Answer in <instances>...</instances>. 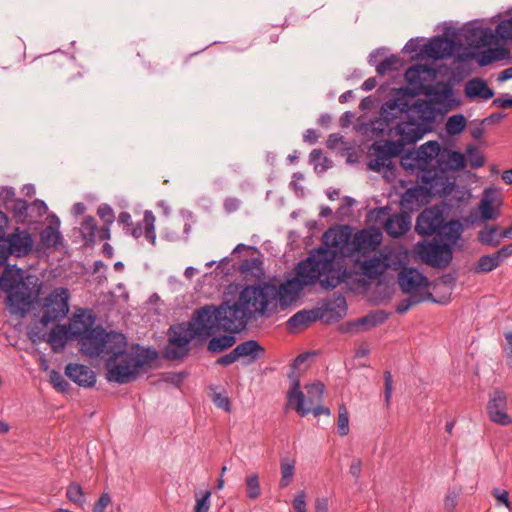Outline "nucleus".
<instances>
[{
	"instance_id": "1",
	"label": "nucleus",
	"mask_w": 512,
	"mask_h": 512,
	"mask_svg": "<svg viewBox=\"0 0 512 512\" xmlns=\"http://www.w3.org/2000/svg\"><path fill=\"white\" fill-rule=\"evenodd\" d=\"M275 300V285L246 286L239 294L238 300L230 303L223 301L219 306L206 305L194 312L196 320L203 324L206 335H212L216 329L225 333H239L252 320L269 316V303Z\"/></svg>"
},
{
	"instance_id": "2",
	"label": "nucleus",
	"mask_w": 512,
	"mask_h": 512,
	"mask_svg": "<svg viewBox=\"0 0 512 512\" xmlns=\"http://www.w3.org/2000/svg\"><path fill=\"white\" fill-rule=\"evenodd\" d=\"M42 283L33 274H24L16 265L7 264L0 276V289L7 294L11 314L24 316L39 297Z\"/></svg>"
},
{
	"instance_id": "3",
	"label": "nucleus",
	"mask_w": 512,
	"mask_h": 512,
	"mask_svg": "<svg viewBox=\"0 0 512 512\" xmlns=\"http://www.w3.org/2000/svg\"><path fill=\"white\" fill-rule=\"evenodd\" d=\"M341 266L335 264L333 255L327 249H321L318 256H310L298 263L296 279L304 285H313L319 281L325 290L337 287L345 276Z\"/></svg>"
},
{
	"instance_id": "4",
	"label": "nucleus",
	"mask_w": 512,
	"mask_h": 512,
	"mask_svg": "<svg viewBox=\"0 0 512 512\" xmlns=\"http://www.w3.org/2000/svg\"><path fill=\"white\" fill-rule=\"evenodd\" d=\"M436 146L434 153L431 152L430 170L423 176V184H429L436 192L445 193L451 185L448 172L464 169L467 161L462 153L442 147L437 141Z\"/></svg>"
},
{
	"instance_id": "5",
	"label": "nucleus",
	"mask_w": 512,
	"mask_h": 512,
	"mask_svg": "<svg viewBox=\"0 0 512 512\" xmlns=\"http://www.w3.org/2000/svg\"><path fill=\"white\" fill-rule=\"evenodd\" d=\"M95 316L83 313L75 314V328L72 329L70 339L79 340L80 350L89 357L103 356L107 332L102 326L94 327Z\"/></svg>"
},
{
	"instance_id": "6",
	"label": "nucleus",
	"mask_w": 512,
	"mask_h": 512,
	"mask_svg": "<svg viewBox=\"0 0 512 512\" xmlns=\"http://www.w3.org/2000/svg\"><path fill=\"white\" fill-rule=\"evenodd\" d=\"M70 293L66 287H56L39 303L40 323L48 326L51 323L60 322L69 313Z\"/></svg>"
},
{
	"instance_id": "7",
	"label": "nucleus",
	"mask_w": 512,
	"mask_h": 512,
	"mask_svg": "<svg viewBox=\"0 0 512 512\" xmlns=\"http://www.w3.org/2000/svg\"><path fill=\"white\" fill-rule=\"evenodd\" d=\"M168 342L162 350L163 358L170 361L182 360L189 353L192 341V318L168 329Z\"/></svg>"
},
{
	"instance_id": "8",
	"label": "nucleus",
	"mask_w": 512,
	"mask_h": 512,
	"mask_svg": "<svg viewBox=\"0 0 512 512\" xmlns=\"http://www.w3.org/2000/svg\"><path fill=\"white\" fill-rule=\"evenodd\" d=\"M145 361L133 353L108 357L106 359V379L119 384L129 383L137 377L139 369L143 367Z\"/></svg>"
},
{
	"instance_id": "9",
	"label": "nucleus",
	"mask_w": 512,
	"mask_h": 512,
	"mask_svg": "<svg viewBox=\"0 0 512 512\" xmlns=\"http://www.w3.org/2000/svg\"><path fill=\"white\" fill-rule=\"evenodd\" d=\"M33 238L27 230L15 228L0 240V266L5 265L9 256L17 258L29 255L33 249Z\"/></svg>"
},
{
	"instance_id": "10",
	"label": "nucleus",
	"mask_w": 512,
	"mask_h": 512,
	"mask_svg": "<svg viewBox=\"0 0 512 512\" xmlns=\"http://www.w3.org/2000/svg\"><path fill=\"white\" fill-rule=\"evenodd\" d=\"M418 255L422 261L436 269H445L453 259V249L434 239L431 242L418 243Z\"/></svg>"
},
{
	"instance_id": "11",
	"label": "nucleus",
	"mask_w": 512,
	"mask_h": 512,
	"mask_svg": "<svg viewBox=\"0 0 512 512\" xmlns=\"http://www.w3.org/2000/svg\"><path fill=\"white\" fill-rule=\"evenodd\" d=\"M435 148H437L436 141H428L417 150L405 153L400 159V164L407 171L417 169V179L423 184V176H426V171L430 170L431 152L434 153Z\"/></svg>"
},
{
	"instance_id": "12",
	"label": "nucleus",
	"mask_w": 512,
	"mask_h": 512,
	"mask_svg": "<svg viewBox=\"0 0 512 512\" xmlns=\"http://www.w3.org/2000/svg\"><path fill=\"white\" fill-rule=\"evenodd\" d=\"M457 46L468 48H482L489 45L494 39L490 28L477 26L476 22L465 24L459 31L453 32Z\"/></svg>"
},
{
	"instance_id": "13",
	"label": "nucleus",
	"mask_w": 512,
	"mask_h": 512,
	"mask_svg": "<svg viewBox=\"0 0 512 512\" xmlns=\"http://www.w3.org/2000/svg\"><path fill=\"white\" fill-rule=\"evenodd\" d=\"M155 220V216L150 210L144 212L142 221L144 228L141 223H133L129 212L122 211L118 216V223L123 226L125 234L131 235L136 239L144 234L145 238L153 245L156 241Z\"/></svg>"
},
{
	"instance_id": "14",
	"label": "nucleus",
	"mask_w": 512,
	"mask_h": 512,
	"mask_svg": "<svg viewBox=\"0 0 512 512\" xmlns=\"http://www.w3.org/2000/svg\"><path fill=\"white\" fill-rule=\"evenodd\" d=\"M265 353L258 341L250 339L238 344L231 352L219 357L215 364L227 367L240 358H247V363H252L261 358Z\"/></svg>"
},
{
	"instance_id": "15",
	"label": "nucleus",
	"mask_w": 512,
	"mask_h": 512,
	"mask_svg": "<svg viewBox=\"0 0 512 512\" xmlns=\"http://www.w3.org/2000/svg\"><path fill=\"white\" fill-rule=\"evenodd\" d=\"M508 399L504 391L496 388L489 394L487 403V415L492 423L500 426H509L512 424V416L507 412Z\"/></svg>"
},
{
	"instance_id": "16",
	"label": "nucleus",
	"mask_w": 512,
	"mask_h": 512,
	"mask_svg": "<svg viewBox=\"0 0 512 512\" xmlns=\"http://www.w3.org/2000/svg\"><path fill=\"white\" fill-rule=\"evenodd\" d=\"M456 47L457 42L453 35L452 37L437 36L430 39L427 44L423 45L419 54L421 56H427L438 60L451 56Z\"/></svg>"
},
{
	"instance_id": "17",
	"label": "nucleus",
	"mask_w": 512,
	"mask_h": 512,
	"mask_svg": "<svg viewBox=\"0 0 512 512\" xmlns=\"http://www.w3.org/2000/svg\"><path fill=\"white\" fill-rule=\"evenodd\" d=\"M398 284L403 293H419V289H427L430 285L429 279L416 268H403L398 276Z\"/></svg>"
},
{
	"instance_id": "18",
	"label": "nucleus",
	"mask_w": 512,
	"mask_h": 512,
	"mask_svg": "<svg viewBox=\"0 0 512 512\" xmlns=\"http://www.w3.org/2000/svg\"><path fill=\"white\" fill-rule=\"evenodd\" d=\"M442 221V211L437 208H426L418 215L415 230L421 236L435 235Z\"/></svg>"
},
{
	"instance_id": "19",
	"label": "nucleus",
	"mask_w": 512,
	"mask_h": 512,
	"mask_svg": "<svg viewBox=\"0 0 512 512\" xmlns=\"http://www.w3.org/2000/svg\"><path fill=\"white\" fill-rule=\"evenodd\" d=\"M407 95H402L385 102L380 110L381 118L388 126L392 125L397 119H408L409 100Z\"/></svg>"
},
{
	"instance_id": "20",
	"label": "nucleus",
	"mask_w": 512,
	"mask_h": 512,
	"mask_svg": "<svg viewBox=\"0 0 512 512\" xmlns=\"http://www.w3.org/2000/svg\"><path fill=\"white\" fill-rule=\"evenodd\" d=\"M436 112V107L432 102L426 99H418L414 103H409L408 119L431 127L430 125L435 120Z\"/></svg>"
},
{
	"instance_id": "21",
	"label": "nucleus",
	"mask_w": 512,
	"mask_h": 512,
	"mask_svg": "<svg viewBox=\"0 0 512 512\" xmlns=\"http://www.w3.org/2000/svg\"><path fill=\"white\" fill-rule=\"evenodd\" d=\"M396 132L403 140L405 145L416 143L427 132L431 131V127L422 125L414 120L405 119L396 123Z\"/></svg>"
},
{
	"instance_id": "22",
	"label": "nucleus",
	"mask_w": 512,
	"mask_h": 512,
	"mask_svg": "<svg viewBox=\"0 0 512 512\" xmlns=\"http://www.w3.org/2000/svg\"><path fill=\"white\" fill-rule=\"evenodd\" d=\"M65 375L77 385L90 388L96 383L94 371L86 365L69 363L65 367Z\"/></svg>"
},
{
	"instance_id": "23",
	"label": "nucleus",
	"mask_w": 512,
	"mask_h": 512,
	"mask_svg": "<svg viewBox=\"0 0 512 512\" xmlns=\"http://www.w3.org/2000/svg\"><path fill=\"white\" fill-rule=\"evenodd\" d=\"M441 193L433 190L429 184L418 185L407 189L402 195L400 203L402 208L412 211L420 206L422 198Z\"/></svg>"
},
{
	"instance_id": "24",
	"label": "nucleus",
	"mask_w": 512,
	"mask_h": 512,
	"mask_svg": "<svg viewBox=\"0 0 512 512\" xmlns=\"http://www.w3.org/2000/svg\"><path fill=\"white\" fill-rule=\"evenodd\" d=\"M304 285L296 279L287 280L282 283L279 288L275 286V300H279L282 307H287L292 302L296 301L299 297L300 292L304 289Z\"/></svg>"
},
{
	"instance_id": "25",
	"label": "nucleus",
	"mask_w": 512,
	"mask_h": 512,
	"mask_svg": "<svg viewBox=\"0 0 512 512\" xmlns=\"http://www.w3.org/2000/svg\"><path fill=\"white\" fill-rule=\"evenodd\" d=\"M431 68L428 65L416 64L409 67L405 72V80L406 82L412 86V88L403 89L404 95H408L414 97L417 95V90L423 87V81L425 78L422 77L423 74H428Z\"/></svg>"
},
{
	"instance_id": "26",
	"label": "nucleus",
	"mask_w": 512,
	"mask_h": 512,
	"mask_svg": "<svg viewBox=\"0 0 512 512\" xmlns=\"http://www.w3.org/2000/svg\"><path fill=\"white\" fill-rule=\"evenodd\" d=\"M291 367V372L288 374L289 379L292 382V387L288 391V403L293 405L294 409L300 416L308 415V411L304 409L305 395L300 390V374Z\"/></svg>"
},
{
	"instance_id": "27",
	"label": "nucleus",
	"mask_w": 512,
	"mask_h": 512,
	"mask_svg": "<svg viewBox=\"0 0 512 512\" xmlns=\"http://www.w3.org/2000/svg\"><path fill=\"white\" fill-rule=\"evenodd\" d=\"M411 224V216L404 211L389 216L384 223V229L389 236L400 237L410 230Z\"/></svg>"
},
{
	"instance_id": "28",
	"label": "nucleus",
	"mask_w": 512,
	"mask_h": 512,
	"mask_svg": "<svg viewBox=\"0 0 512 512\" xmlns=\"http://www.w3.org/2000/svg\"><path fill=\"white\" fill-rule=\"evenodd\" d=\"M462 231L463 225L459 220H451L449 222L444 220L440 224L435 236L439 239V242L453 247L460 239Z\"/></svg>"
},
{
	"instance_id": "29",
	"label": "nucleus",
	"mask_w": 512,
	"mask_h": 512,
	"mask_svg": "<svg viewBox=\"0 0 512 512\" xmlns=\"http://www.w3.org/2000/svg\"><path fill=\"white\" fill-rule=\"evenodd\" d=\"M320 319H323L321 309L301 310L289 318L287 326L290 332H295L298 329L308 327L311 323Z\"/></svg>"
},
{
	"instance_id": "30",
	"label": "nucleus",
	"mask_w": 512,
	"mask_h": 512,
	"mask_svg": "<svg viewBox=\"0 0 512 512\" xmlns=\"http://www.w3.org/2000/svg\"><path fill=\"white\" fill-rule=\"evenodd\" d=\"M319 309L322 310L323 318L327 316V322L339 321L347 312L346 299L339 294L333 299L326 300Z\"/></svg>"
},
{
	"instance_id": "31",
	"label": "nucleus",
	"mask_w": 512,
	"mask_h": 512,
	"mask_svg": "<svg viewBox=\"0 0 512 512\" xmlns=\"http://www.w3.org/2000/svg\"><path fill=\"white\" fill-rule=\"evenodd\" d=\"M380 234L372 233L368 230H361L355 234L353 245L354 249L366 255L368 252L375 251L380 244Z\"/></svg>"
},
{
	"instance_id": "32",
	"label": "nucleus",
	"mask_w": 512,
	"mask_h": 512,
	"mask_svg": "<svg viewBox=\"0 0 512 512\" xmlns=\"http://www.w3.org/2000/svg\"><path fill=\"white\" fill-rule=\"evenodd\" d=\"M107 335L104 354L109 357H119L129 353L127 351V340L124 334L111 331L109 333L107 332Z\"/></svg>"
},
{
	"instance_id": "33",
	"label": "nucleus",
	"mask_w": 512,
	"mask_h": 512,
	"mask_svg": "<svg viewBox=\"0 0 512 512\" xmlns=\"http://www.w3.org/2000/svg\"><path fill=\"white\" fill-rule=\"evenodd\" d=\"M494 94V90L491 89L482 78H473L465 85V95L469 99L481 98L488 100L491 99Z\"/></svg>"
},
{
	"instance_id": "34",
	"label": "nucleus",
	"mask_w": 512,
	"mask_h": 512,
	"mask_svg": "<svg viewBox=\"0 0 512 512\" xmlns=\"http://www.w3.org/2000/svg\"><path fill=\"white\" fill-rule=\"evenodd\" d=\"M220 330L216 329V332L212 335H207L211 337L207 344V351L212 354L222 353L229 348L233 347L236 343L235 333H227L224 335L216 336V333Z\"/></svg>"
},
{
	"instance_id": "35",
	"label": "nucleus",
	"mask_w": 512,
	"mask_h": 512,
	"mask_svg": "<svg viewBox=\"0 0 512 512\" xmlns=\"http://www.w3.org/2000/svg\"><path fill=\"white\" fill-rule=\"evenodd\" d=\"M373 159H370L367 166L370 170L381 172L382 169L388 166L387 162L392 158L384 144L374 143L371 146Z\"/></svg>"
},
{
	"instance_id": "36",
	"label": "nucleus",
	"mask_w": 512,
	"mask_h": 512,
	"mask_svg": "<svg viewBox=\"0 0 512 512\" xmlns=\"http://www.w3.org/2000/svg\"><path fill=\"white\" fill-rule=\"evenodd\" d=\"M71 331L67 326L57 324L49 333L47 338V342L51 345V348L54 352H61L67 343L68 338H70Z\"/></svg>"
},
{
	"instance_id": "37",
	"label": "nucleus",
	"mask_w": 512,
	"mask_h": 512,
	"mask_svg": "<svg viewBox=\"0 0 512 512\" xmlns=\"http://www.w3.org/2000/svg\"><path fill=\"white\" fill-rule=\"evenodd\" d=\"M386 267L387 265L384 263L383 259L376 256L365 259L360 263L362 274L371 280L377 279L382 275Z\"/></svg>"
},
{
	"instance_id": "38",
	"label": "nucleus",
	"mask_w": 512,
	"mask_h": 512,
	"mask_svg": "<svg viewBox=\"0 0 512 512\" xmlns=\"http://www.w3.org/2000/svg\"><path fill=\"white\" fill-rule=\"evenodd\" d=\"M425 299L430 300L435 303H441L433 297V294L430 292H426L425 296L420 293H412L409 294V297L402 299L396 306V312L398 314L406 313L412 306L417 305L423 302Z\"/></svg>"
},
{
	"instance_id": "39",
	"label": "nucleus",
	"mask_w": 512,
	"mask_h": 512,
	"mask_svg": "<svg viewBox=\"0 0 512 512\" xmlns=\"http://www.w3.org/2000/svg\"><path fill=\"white\" fill-rule=\"evenodd\" d=\"M295 459L285 456L281 458L280 469L281 479L279 482L280 488H285L290 485L295 474Z\"/></svg>"
},
{
	"instance_id": "40",
	"label": "nucleus",
	"mask_w": 512,
	"mask_h": 512,
	"mask_svg": "<svg viewBox=\"0 0 512 512\" xmlns=\"http://www.w3.org/2000/svg\"><path fill=\"white\" fill-rule=\"evenodd\" d=\"M387 318L388 315L383 311L371 312L368 315L357 319L352 326L356 328L363 327V329H369L384 323Z\"/></svg>"
},
{
	"instance_id": "41",
	"label": "nucleus",
	"mask_w": 512,
	"mask_h": 512,
	"mask_svg": "<svg viewBox=\"0 0 512 512\" xmlns=\"http://www.w3.org/2000/svg\"><path fill=\"white\" fill-rule=\"evenodd\" d=\"M29 204L26 200L18 198L10 205V211L17 223H30Z\"/></svg>"
},
{
	"instance_id": "42",
	"label": "nucleus",
	"mask_w": 512,
	"mask_h": 512,
	"mask_svg": "<svg viewBox=\"0 0 512 512\" xmlns=\"http://www.w3.org/2000/svg\"><path fill=\"white\" fill-rule=\"evenodd\" d=\"M500 266V262L495 254L482 255L474 265V272L489 273Z\"/></svg>"
},
{
	"instance_id": "43",
	"label": "nucleus",
	"mask_w": 512,
	"mask_h": 512,
	"mask_svg": "<svg viewBox=\"0 0 512 512\" xmlns=\"http://www.w3.org/2000/svg\"><path fill=\"white\" fill-rule=\"evenodd\" d=\"M97 231V223L94 217L86 216L80 227V233L86 244H93L95 242Z\"/></svg>"
},
{
	"instance_id": "44",
	"label": "nucleus",
	"mask_w": 512,
	"mask_h": 512,
	"mask_svg": "<svg viewBox=\"0 0 512 512\" xmlns=\"http://www.w3.org/2000/svg\"><path fill=\"white\" fill-rule=\"evenodd\" d=\"M325 385L322 382H314L306 385L307 399L305 404L314 406L322 403Z\"/></svg>"
},
{
	"instance_id": "45",
	"label": "nucleus",
	"mask_w": 512,
	"mask_h": 512,
	"mask_svg": "<svg viewBox=\"0 0 512 512\" xmlns=\"http://www.w3.org/2000/svg\"><path fill=\"white\" fill-rule=\"evenodd\" d=\"M72 68H74V64L69 61L64 65H61V69L65 72L64 76L66 84L68 85L70 90H78L84 86L83 75L80 72L71 73L70 75H68L67 73L70 72Z\"/></svg>"
},
{
	"instance_id": "46",
	"label": "nucleus",
	"mask_w": 512,
	"mask_h": 512,
	"mask_svg": "<svg viewBox=\"0 0 512 512\" xmlns=\"http://www.w3.org/2000/svg\"><path fill=\"white\" fill-rule=\"evenodd\" d=\"M466 123L467 120L463 114H455L448 118L445 130L451 136L458 135L465 129Z\"/></svg>"
},
{
	"instance_id": "47",
	"label": "nucleus",
	"mask_w": 512,
	"mask_h": 512,
	"mask_svg": "<svg viewBox=\"0 0 512 512\" xmlns=\"http://www.w3.org/2000/svg\"><path fill=\"white\" fill-rule=\"evenodd\" d=\"M427 95L433 104H442L453 95V90L450 86L444 85L441 88H430Z\"/></svg>"
},
{
	"instance_id": "48",
	"label": "nucleus",
	"mask_w": 512,
	"mask_h": 512,
	"mask_svg": "<svg viewBox=\"0 0 512 512\" xmlns=\"http://www.w3.org/2000/svg\"><path fill=\"white\" fill-rule=\"evenodd\" d=\"M40 239L44 246L46 247H54L61 240V234L58 229L52 227L51 225L45 227L40 233Z\"/></svg>"
},
{
	"instance_id": "49",
	"label": "nucleus",
	"mask_w": 512,
	"mask_h": 512,
	"mask_svg": "<svg viewBox=\"0 0 512 512\" xmlns=\"http://www.w3.org/2000/svg\"><path fill=\"white\" fill-rule=\"evenodd\" d=\"M401 65V59L397 55H390L376 66V72L385 75L389 71H397Z\"/></svg>"
},
{
	"instance_id": "50",
	"label": "nucleus",
	"mask_w": 512,
	"mask_h": 512,
	"mask_svg": "<svg viewBox=\"0 0 512 512\" xmlns=\"http://www.w3.org/2000/svg\"><path fill=\"white\" fill-rule=\"evenodd\" d=\"M491 189H486L484 191V197L482 198L479 209L481 212V217L483 220L488 221L497 218V214L494 212L492 207V199L488 198L489 194H491Z\"/></svg>"
},
{
	"instance_id": "51",
	"label": "nucleus",
	"mask_w": 512,
	"mask_h": 512,
	"mask_svg": "<svg viewBox=\"0 0 512 512\" xmlns=\"http://www.w3.org/2000/svg\"><path fill=\"white\" fill-rule=\"evenodd\" d=\"M66 497L73 504L82 507L85 503V496L81 485L73 482L67 487Z\"/></svg>"
},
{
	"instance_id": "52",
	"label": "nucleus",
	"mask_w": 512,
	"mask_h": 512,
	"mask_svg": "<svg viewBox=\"0 0 512 512\" xmlns=\"http://www.w3.org/2000/svg\"><path fill=\"white\" fill-rule=\"evenodd\" d=\"M337 431L340 436L349 434V413L345 404H340L338 407Z\"/></svg>"
},
{
	"instance_id": "53",
	"label": "nucleus",
	"mask_w": 512,
	"mask_h": 512,
	"mask_svg": "<svg viewBox=\"0 0 512 512\" xmlns=\"http://www.w3.org/2000/svg\"><path fill=\"white\" fill-rule=\"evenodd\" d=\"M246 493L249 499H257L261 494L259 477L257 474H251L246 477Z\"/></svg>"
},
{
	"instance_id": "54",
	"label": "nucleus",
	"mask_w": 512,
	"mask_h": 512,
	"mask_svg": "<svg viewBox=\"0 0 512 512\" xmlns=\"http://www.w3.org/2000/svg\"><path fill=\"white\" fill-rule=\"evenodd\" d=\"M262 262L257 258L245 259L239 266V272L245 276L255 274V271L261 272Z\"/></svg>"
},
{
	"instance_id": "55",
	"label": "nucleus",
	"mask_w": 512,
	"mask_h": 512,
	"mask_svg": "<svg viewBox=\"0 0 512 512\" xmlns=\"http://www.w3.org/2000/svg\"><path fill=\"white\" fill-rule=\"evenodd\" d=\"M467 155L472 168L477 169L484 165L485 157L475 146H468Z\"/></svg>"
},
{
	"instance_id": "56",
	"label": "nucleus",
	"mask_w": 512,
	"mask_h": 512,
	"mask_svg": "<svg viewBox=\"0 0 512 512\" xmlns=\"http://www.w3.org/2000/svg\"><path fill=\"white\" fill-rule=\"evenodd\" d=\"M50 382L54 388L59 392H67L70 388V384L64 379L62 374L56 370L50 372Z\"/></svg>"
},
{
	"instance_id": "57",
	"label": "nucleus",
	"mask_w": 512,
	"mask_h": 512,
	"mask_svg": "<svg viewBox=\"0 0 512 512\" xmlns=\"http://www.w3.org/2000/svg\"><path fill=\"white\" fill-rule=\"evenodd\" d=\"M496 34L502 40H512V18L500 21L496 27Z\"/></svg>"
},
{
	"instance_id": "58",
	"label": "nucleus",
	"mask_w": 512,
	"mask_h": 512,
	"mask_svg": "<svg viewBox=\"0 0 512 512\" xmlns=\"http://www.w3.org/2000/svg\"><path fill=\"white\" fill-rule=\"evenodd\" d=\"M478 241L483 244V245H486V246H489V247H497L500 245L501 243V235L499 234V236H495L487 231H485L484 229H481L479 232H478Z\"/></svg>"
},
{
	"instance_id": "59",
	"label": "nucleus",
	"mask_w": 512,
	"mask_h": 512,
	"mask_svg": "<svg viewBox=\"0 0 512 512\" xmlns=\"http://www.w3.org/2000/svg\"><path fill=\"white\" fill-rule=\"evenodd\" d=\"M97 215L103 221V224L112 225L115 221V214L110 205L103 203L97 209Z\"/></svg>"
},
{
	"instance_id": "60",
	"label": "nucleus",
	"mask_w": 512,
	"mask_h": 512,
	"mask_svg": "<svg viewBox=\"0 0 512 512\" xmlns=\"http://www.w3.org/2000/svg\"><path fill=\"white\" fill-rule=\"evenodd\" d=\"M210 497V490H205L204 492H202L201 496L196 499V504L194 505V512H209Z\"/></svg>"
},
{
	"instance_id": "61",
	"label": "nucleus",
	"mask_w": 512,
	"mask_h": 512,
	"mask_svg": "<svg viewBox=\"0 0 512 512\" xmlns=\"http://www.w3.org/2000/svg\"><path fill=\"white\" fill-rule=\"evenodd\" d=\"M385 148L389 151L390 155L393 157H398L402 154L405 148V143L400 138L397 141H385Z\"/></svg>"
},
{
	"instance_id": "62",
	"label": "nucleus",
	"mask_w": 512,
	"mask_h": 512,
	"mask_svg": "<svg viewBox=\"0 0 512 512\" xmlns=\"http://www.w3.org/2000/svg\"><path fill=\"white\" fill-rule=\"evenodd\" d=\"M18 198H15V191L12 187H2L0 190V201L6 209H10V205L13 201H16Z\"/></svg>"
},
{
	"instance_id": "63",
	"label": "nucleus",
	"mask_w": 512,
	"mask_h": 512,
	"mask_svg": "<svg viewBox=\"0 0 512 512\" xmlns=\"http://www.w3.org/2000/svg\"><path fill=\"white\" fill-rule=\"evenodd\" d=\"M491 494L499 503L505 505L509 511H512V504L509 500V492L507 490L494 488Z\"/></svg>"
},
{
	"instance_id": "64",
	"label": "nucleus",
	"mask_w": 512,
	"mask_h": 512,
	"mask_svg": "<svg viewBox=\"0 0 512 512\" xmlns=\"http://www.w3.org/2000/svg\"><path fill=\"white\" fill-rule=\"evenodd\" d=\"M459 494L454 490H449L444 500V508L448 512H452L458 503Z\"/></svg>"
}]
</instances>
